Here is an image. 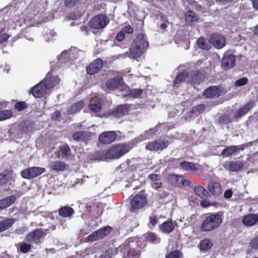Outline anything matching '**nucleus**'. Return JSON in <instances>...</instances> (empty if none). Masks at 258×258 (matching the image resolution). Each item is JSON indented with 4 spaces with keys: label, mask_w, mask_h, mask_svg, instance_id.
<instances>
[{
    "label": "nucleus",
    "mask_w": 258,
    "mask_h": 258,
    "mask_svg": "<svg viewBox=\"0 0 258 258\" xmlns=\"http://www.w3.org/2000/svg\"><path fill=\"white\" fill-rule=\"evenodd\" d=\"M149 45L147 38L143 33L139 34L134 40L133 44L130 49V53L122 55L123 57L127 56L131 58L137 59L144 52Z\"/></svg>",
    "instance_id": "nucleus-1"
},
{
    "label": "nucleus",
    "mask_w": 258,
    "mask_h": 258,
    "mask_svg": "<svg viewBox=\"0 0 258 258\" xmlns=\"http://www.w3.org/2000/svg\"><path fill=\"white\" fill-rule=\"evenodd\" d=\"M39 8L34 4H31L23 13L24 22L28 26H36V24L41 23Z\"/></svg>",
    "instance_id": "nucleus-2"
},
{
    "label": "nucleus",
    "mask_w": 258,
    "mask_h": 258,
    "mask_svg": "<svg viewBox=\"0 0 258 258\" xmlns=\"http://www.w3.org/2000/svg\"><path fill=\"white\" fill-rule=\"evenodd\" d=\"M222 221L221 216L218 214H213L207 217L201 225L202 231H210L218 227Z\"/></svg>",
    "instance_id": "nucleus-3"
},
{
    "label": "nucleus",
    "mask_w": 258,
    "mask_h": 258,
    "mask_svg": "<svg viewBox=\"0 0 258 258\" xmlns=\"http://www.w3.org/2000/svg\"><path fill=\"white\" fill-rule=\"evenodd\" d=\"M132 146L125 144L118 145L109 149L106 153V157L109 159H117L127 153Z\"/></svg>",
    "instance_id": "nucleus-4"
},
{
    "label": "nucleus",
    "mask_w": 258,
    "mask_h": 258,
    "mask_svg": "<svg viewBox=\"0 0 258 258\" xmlns=\"http://www.w3.org/2000/svg\"><path fill=\"white\" fill-rule=\"evenodd\" d=\"M147 203V198L144 192H140L134 197L131 201L130 211L136 212L145 207Z\"/></svg>",
    "instance_id": "nucleus-5"
},
{
    "label": "nucleus",
    "mask_w": 258,
    "mask_h": 258,
    "mask_svg": "<svg viewBox=\"0 0 258 258\" xmlns=\"http://www.w3.org/2000/svg\"><path fill=\"white\" fill-rule=\"evenodd\" d=\"M109 22L108 18L103 15L94 17L90 22V26L94 29H101L105 27Z\"/></svg>",
    "instance_id": "nucleus-6"
},
{
    "label": "nucleus",
    "mask_w": 258,
    "mask_h": 258,
    "mask_svg": "<svg viewBox=\"0 0 258 258\" xmlns=\"http://www.w3.org/2000/svg\"><path fill=\"white\" fill-rule=\"evenodd\" d=\"M45 169L39 167H33L22 171L21 175L24 178L30 179L36 177L45 172Z\"/></svg>",
    "instance_id": "nucleus-7"
},
{
    "label": "nucleus",
    "mask_w": 258,
    "mask_h": 258,
    "mask_svg": "<svg viewBox=\"0 0 258 258\" xmlns=\"http://www.w3.org/2000/svg\"><path fill=\"white\" fill-rule=\"evenodd\" d=\"M168 146V142L166 140H157L149 143L146 146V150L151 151H162Z\"/></svg>",
    "instance_id": "nucleus-8"
},
{
    "label": "nucleus",
    "mask_w": 258,
    "mask_h": 258,
    "mask_svg": "<svg viewBox=\"0 0 258 258\" xmlns=\"http://www.w3.org/2000/svg\"><path fill=\"white\" fill-rule=\"evenodd\" d=\"M106 86L110 90H113L117 88L122 92L124 88H126V85L123 84L122 79L120 77H117L113 79L108 81L106 83Z\"/></svg>",
    "instance_id": "nucleus-9"
},
{
    "label": "nucleus",
    "mask_w": 258,
    "mask_h": 258,
    "mask_svg": "<svg viewBox=\"0 0 258 258\" xmlns=\"http://www.w3.org/2000/svg\"><path fill=\"white\" fill-rule=\"evenodd\" d=\"M235 64V56L233 54L225 53L221 60V66L224 70L232 68Z\"/></svg>",
    "instance_id": "nucleus-10"
},
{
    "label": "nucleus",
    "mask_w": 258,
    "mask_h": 258,
    "mask_svg": "<svg viewBox=\"0 0 258 258\" xmlns=\"http://www.w3.org/2000/svg\"><path fill=\"white\" fill-rule=\"evenodd\" d=\"M169 180L172 184L178 186H187L190 183V181L184 176L178 175H169Z\"/></svg>",
    "instance_id": "nucleus-11"
},
{
    "label": "nucleus",
    "mask_w": 258,
    "mask_h": 258,
    "mask_svg": "<svg viewBox=\"0 0 258 258\" xmlns=\"http://www.w3.org/2000/svg\"><path fill=\"white\" fill-rule=\"evenodd\" d=\"M210 42L216 48L221 49L226 44V39L223 35L215 33L211 36Z\"/></svg>",
    "instance_id": "nucleus-12"
},
{
    "label": "nucleus",
    "mask_w": 258,
    "mask_h": 258,
    "mask_svg": "<svg viewBox=\"0 0 258 258\" xmlns=\"http://www.w3.org/2000/svg\"><path fill=\"white\" fill-rule=\"evenodd\" d=\"M48 91L46 84L42 81L32 89L31 93L35 98H40L46 94Z\"/></svg>",
    "instance_id": "nucleus-13"
},
{
    "label": "nucleus",
    "mask_w": 258,
    "mask_h": 258,
    "mask_svg": "<svg viewBox=\"0 0 258 258\" xmlns=\"http://www.w3.org/2000/svg\"><path fill=\"white\" fill-rule=\"evenodd\" d=\"M43 81L49 90L57 84L60 81V79L57 75H53L51 72H49Z\"/></svg>",
    "instance_id": "nucleus-14"
},
{
    "label": "nucleus",
    "mask_w": 258,
    "mask_h": 258,
    "mask_svg": "<svg viewBox=\"0 0 258 258\" xmlns=\"http://www.w3.org/2000/svg\"><path fill=\"white\" fill-rule=\"evenodd\" d=\"M116 137V135L115 132L113 131L105 132L100 135L99 140L100 143L108 144L114 142Z\"/></svg>",
    "instance_id": "nucleus-15"
},
{
    "label": "nucleus",
    "mask_w": 258,
    "mask_h": 258,
    "mask_svg": "<svg viewBox=\"0 0 258 258\" xmlns=\"http://www.w3.org/2000/svg\"><path fill=\"white\" fill-rule=\"evenodd\" d=\"M130 107L131 106L129 104L119 105L111 111L110 114L114 117H120L128 112Z\"/></svg>",
    "instance_id": "nucleus-16"
},
{
    "label": "nucleus",
    "mask_w": 258,
    "mask_h": 258,
    "mask_svg": "<svg viewBox=\"0 0 258 258\" xmlns=\"http://www.w3.org/2000/svg\"><path fill=\"white\" fill-rule=\"evenodd\" d=\"M244 166V163L241 161H227L224 165V167L231 172H236L240 170Z\"/></svg>",
    "instance_id": "nucleus-17"
},
{
    "label": "nucleus",
    "mask_w": 258,
    "mask_h": 258,
    "mask_svg": "<svg viewBox=\"0 0 258 258\" xmlns=\"http://www.w3.org/2000/svg\"><path fill=\"white\" fill-rule=\"evenodd\" d=\"M103 62L101 59H97L91 63L86 68L87 72L89 75L97 73L102 67Z\"/></svg>",
    "instance_id": "nucleus-18"
},
{
    "label": "nucleus",
    "mask_w": 258,
    "mask_h": 258,
    "mask_svg": "<svg viewBox=\"0 0 258 258\" xmlns=\"http://www.w3.org/2000/svg\"><path fill=\"white\" fill-rule=\"evenodd\" d=\"M44 235V233L41 229H36L33 232L29 233L26 237L28 241L38 243L40 239Z\"/></svg>",
    "instance_id": "nucleus-19"
},
{
    "label": "nucleus",
    "mask_w": 258,
    "mask_h": 258,
    "mask_svg": "<svg viewBox=\"0 0 258 258\" xmlns=\"http://www.w3.org/2000/svg\"><path fill=\"white\" fill-rule=\"evenodd\" d=\"M255 105L254 100H250L242 107L239 108L234 114V117L238 118L244 115Z\"/></svg>",
    "instance_id": "nucleus-20"
},
{
    "label": "nucleus",
    "mask_w": 258,
    "mask_h": 258,
    "mask_svg": "<svg viewBox=\"0 0 258 258\" xmlns=\"http://www.w3.org/2000/svg\"><path fill=\"white\" fill-rule=\"evenodd\" d=\"M255 105L254 100H250L242 107L239 108L234 114V117L238 118L244 115Z\"/></svg>",
    "instance_id": "nucleus-21"
},
{
    "label": "nucleus",
    "mask_w": 258,
    "mask_h": 258,
    "mask_svg": "<svg viewBox=\"0 0 258 258\" xmlns=\"http://www.w3.org/2000/svg\"><path fill=\"white\" fill-rule=\"evenodd\" d=\"M221 91L220 87L212 86L206 89L204 92V95L207 98H213L218 97L221 95Z\"/></svg>",
    "instance_id": "nucleus-22"
},
{
    "label": "nucleus",
    "mask_w": 258,
    "mask_h": 258,
    "mask_svg": "<svg viewBox=\"0 0 258 258\" xmlns=\"http://www.w3.org/2000/svg\"><path fill=\"white\" fill-rule=\"evenodd\" d=\"M244 149L245 145H243L228 147L222 151V155L225 157H229L238 152L239 150H243Z\"/></svg>",
    "instance_id": "nucleus-23"
},
{
    "label": "nucleus",
    "mask_w": 258,
    "mask_h": 258,
    "mask_svg": "<svg viewBox=\"0 0 258 258\" xmlns=\"http://www.w3.org/2000/svg\"><path fill=\"white\" fill-rule=\"evenodd\" d=\"M89 106L92 112L96 113L100 110L101 105L97 96L93 95L91 97Z\"/></svg>",
    "instance_id": "nucleus-24"
},
{
    "label": "nucleus",
    "mask_w": 258,
    "mask_h": 258,
    "mask_svg": "<svg viewBox=\"0 0 258 258\" xmlns=\"http://www.w3.org/2000/svg\"><path fill=\"white\" fill-rule=\"evenodd\" d=\"M110 230L111 228L109 227H105L101 228L90 234L88 237V239H93L94 237V236H95V234L96 235V237H97L98 240L102 239L110 232Z\"/></svg>",
    "instance_id": "nucleus-25"
},
{
    "label": "nucleus",
    "mask_w": 258,
    "mask_h": 258,
    "mask_svg": "<svg viewBox=\"0 0 258 258\" xmlns=\"http://www.w3.org/2000/svg\"><path fill=\"white\" fill-rule=\"evenodd\" d=\"M209 191L213 195L219 196L221 192V187L220 184L217 182L211 181L208 184Z\"/></svg>",
    "instance_id": "nucleus-26"
},
{
    "label": "nucleus",
    "mask_w": 258,
    "mask_h": 258,
    "mask_svg": "<svg viewBox=\"0 0 258 258\" xmlns=\"http://www.w3.org/2000/svg\"><path fill=\"white\" fill-rule=\"evenodd\" d=\"M258 220V216L256 214H248L244 216L242 219L243 224L246 226L254 225Z\"/></svg>",
    "instance_id": "nucleus-27"
},
{
    "label": "nucleus",
    "mask_w": 258,
    "mask_h": 258,
    "mask_svg": "<svg viewBox=\"0 0 258 258\" xmlns=\"http://www.w3.org/2000/svg\"><path fill=\"white\" fill-rule=\"evenodd\" d=\"M85 103L83 101H80L72 104L67 110L68 113L73 114L79 112L85 106Z\"/></svg>",
    "instance_id": "nucleus-28"
},
{
    "label": "nucleus",
    "mask_w": 258,
    "mask_h": 258,
    "mask_svg": "<svg viewBox=\"0 0 258 258\" xmlns=\"http://www.w3.org/2000/svg\"><path fill=\"white\" fill-rule=\"evenodd\" d=\"M123 92H124L121 95L123 97H128L134 98L138 97L142 93V91L141 89L130 90L126 86V88H124Z\"/></svg>",
    "instance_id": "nucleus-29"
},
{
    "label": "nucleus",
    "mask_w": 258,
    "mask_h": 258,
    "mask_svg": "<svg viewBox=\"0 0 258 258\" xmlns=\"http://www.w3.org/2000/svg\"><path fill=\"white\" fill-rule=\"evenodd\" d=\"M16 200V197L14 196H9L0 200V210L10 207Z\"/></svg>",
    "instance_id": "nucleus-30"
},
{
    "label": "nucleus",
    "mask_w": 258,
    "mask_h": 258,
    "mask_svg": "<svg viewBox=\"0 0 258 258\" xmlns=\"http://www.w3.org/2000/svg\"><path fill=\"white\" fill-rule=\"evenodd\" d=\"M149 178L151 182L152 186L153 188L157 189L161 186L160 175L158 174H152L149 175Z\"/></svg>",
    "instance_id": "nucleus-31"
},
{
    "label": "nucleus",
    "mask_w": 258,
    "mask_h": 258,
    "mask_svg": "<svg viewBox=\"0 0 258 258\" xmlns=\"http://www.w3.org/2000/svg\"><path fill=\"white\" fill-rule=\"evenodd\" d=\"M49 167L55 171H63L66 168V164L63 162L56 160L51 162Z\"/></svg>",
    "instance_id": "nucleus-32"
},
{
    "label": "nucleus",
    "mask_w": 258,
    "mask_h": 258,
    "mask_svg": "<svg viewBox=\"0 0 258 258\" xmlns=\"http://www.w3.org/2000/svg\"><path fill=\"white\" fill-rule=\"evenodd\" d=\"M198 46L202 49L208 50L211 48V43L203 37L199 38L197 41Z\"/></svg>",
    "instance_id": "nucleus-33"
},
{
    "label": "nucleus",
    "mask_w": 258,
    "mask_h": 258,
    "mask_svg": "<svg viewBox=\"0 0 258 258\" xmlns=\"http://www.w3.org/2000/svg\"><path fill=\"white\" fill-rule=\"evenodd\" d=\"M5 106V104L0 102V109ZM12 116V112L10 110L0 111V121H3L10 118Z\"/></svg>",
    "instance_id": "nucleus-34"
},
{
    "label": "nucleus",
    "mask_w": 258,
    "mask_h": 258,
    "mask_svg": "<svg viewBox=\"0 0 258 258\" xmlns=\"http://www.w3.org/2000/svg\"><path fill=\"white\" fill-rule=\"evenodd\" d=\"M74 213V210L69 207H64L59 210V215L62 217H69Z\"/></svg>",
    "instance_id": "nucleus-35"
},
{
    "label": "nucleus",
    "mask_w": 258,
    "mask_h": 258,
    "mask_svg": "<svg viewBox=\"0 0 258 258\" xmlns=\"http://www.w3.org/2000/svg\"><path fill=\"white\" fill-rule=\"evenodd\" d=\"M15 222V220L14 219L9 218L0 222V232L8 229Z\"/></svg>",
    "instance_id": "nucleus-36"
},
{
    "label": "nucleus",
    "mask_w": 258,
    "mask_h": 258,
    "mask_svg": "<svg viewBox=\"0 0 258 258\" xmlns=\"http://www.w3.org/2000/svg\"><path fill=\"white\" fill-rule=\"evenodd\" d=\"M174 224L171 222H165L160 226V229L164 233H169L174 229Z\"/></svg>",
    "instance_id": "nucleus-37"
},
{
    "label": "nucleus",
    "mask_w": 258,
    "mask_h": 258,
    "mask_svg": "<svg viewBox=\"0 0 258 258\" xmlns=\"http://www.w3.org/2000/svg\"><path fill=\"white\" fill-rule=\"evenodd\" d=\"M185 18L187 23L197 22L198 16L192 11H188L185 14Z\"/></svg>",
    "instance_id": "nucleus-38"
},
{
    "label": "nucleus",
    "mask_w": 258,
    "mask_h": 258,
    "mask_svg": "<svg viewBox=\"0 0 258 258\" xmlns=\"http://www.w3.org/2000/svg\"><path fill=\"white\" fill-rule=\"evenodd\" d=\"M188 76V73L187 72H183L182 73L179 74L176 76V77L174 81L173 85L174 87H178V84L184 81L186 77Z\"/></svg>",
    "instance_id": "nucleus-39"
},
{
    "label": "nucleus",
    "mask_w": 258,
    "mask_h": 258,
    "mask_svg": "<svg viewBox=\"0 0 258 258\" xmlns=\"http://www.w3.org/2000/svg\"><path fill=\"white\" fill-rule=\"evenodd\" d=\"M213 246V243L208 238L202 240L200 242V249L202 250H207Z\"/></svg>",
    "instance_id": "nucleus-40"
},
{
    "label": "nucleus",
    "mask_w": 258,
    "mask_h": 258,
    "mask_svg": "<svg viewBox=\"0 0 258 258\" xmlns=\"http://www.w3.org/2000/svg\"><path fill=\"white\" fill-rule=\"evenodd\" d=\"M72 51V49L63 51L59 55L58 60L60 62H66V59H67L69 57H72V55L71 54Z\"/></svg>",
    "instance_id": "nucleus-41"
},
{
    "label": "nucleus",
    "mask_w": 258,
    "mask_h": 258,
    "mask_svg": "<svg viewBox=\"0 0 258 258\" xmlns=\"http://www.w3.org/2000/svg\"><path fill=\"white\" fill-rule=\"evenodd\" d=\"M73 138L77 141H85L87 139V135L85 132H78L73 134Z\"/></svg>",
    "instance_id": "nucleus-42"
},
{
    "label": "nucleus",
    "mask_w": 258,
    "mask_h": 258,
    "mask_svg": "<svg viewBox=\"0 0 258 258\" xmlns=\"http://www.w3.org/2000/svg\"><path fill=\"white\" fill-rule=\"evenodd\" d=\"M11 175V172L8 171H5L0 174V185L6 183Z\"/></svg>",
    "instance_id": "nucleus-43"
},
{
    "label": "nucleus",
    "mask_w": 258,
    "mask_h": 258,
    "mask_svg": "<svg viewBox=\"0 0 258 258\" xmlns=\"http://www.w3.org/2000/svg\"><path fill=\"white\" fill-rule=\"evenodd\" d=\"M180 165L182 169L186 171H192L195 169V165L189 162H181Z\"/></svg>",
    "instance_id": "nucleus-44"
},
{
    "label": "nucleus",
    "mask_w": 258,
    "mask_h": 258,
    "mask_svg": "<svg viewBox=\"0 0 258 258\" xmlns=\"http://www.w3.org/2000/svg\"><path fill=\"white\" fill-rule=\"evenodd\" d=\"M195 194L201 198H204L206 195L205 188L201 186H197L194 188Z\"/></svg>",
    "instance_id": "nucleus-45"
},
{
    "label": "nucleus",
    "mask_w": 258,
    "mask_h": 258,
    "mask_svg": "<svg viewBox=\"0 0 258 258\" xmlns=\"http://www.w3.org/2000/svg\"><path fill=\"white\" fill-rule=\"evenodd\" d=\"M200 205L203 208H208L211 206H216L217 203L215 202H211L206 200H202L200 202Z\"/></svg>",
    "instance_id": "nucleus-46"
},
{
    "label": "nucleus",
    "mask_w": 258,
    "mask_h": 258,
    "mask_svg": "<svg viewBox=\"0 0 258 258\" xmlns=\"http://www.w3.org/2000/svg\"><path fill=\"white\" fill-rule=\"evenodd\" d=\"M60 152L63 157H67L70 153V149L69 146L64 145L59 148Z\"/></svg>",
    "instance_id": "nucleus-47"
},
{
    "label": "nucleus",
    "mask_w": 258,
    "mask_h": 258,
    "mask_svg": "<svg viewBox=\"0 0 258 258\" xmlns=\"http://www.w3.org/2000/svg\"><path fill=\"white\" fill-rule=\"evenodd\" d=\"M247 83V78L245 77H243L236 81L234 83V85L236 87H241L245 85Z\"/></svg>",
    "instance_id": "nucleus-48"
},
{
    "label": "nucleus",
    "mask_w": 258,
    "mask_h": 258,
    "mask_svg": "<svg viewBox=\"0 0 258 258\" xmlns=\"http://www.w3.org/2000/svg\"><path fill=\"white\" fill-rule=\"evenodd\" d=\"M56 35L55 32L53 30H50L48 33H47L44 37L47 42H50L53 40L54 37Z\"/></svg>",
    "instance_id": "nucleus-49"
},
{
    "label": "nucleus",
    "mask_w": 258,
    "mask_h": 258,
    "mask_svg": "<svg viewBox=\"0 0 258 258\" xmlns=\"http://www.w3.org/2000/svg\"><path fill=\"white\" fill-rule=\"evenodd\" d=\"M19 248L22 252L27 253L30 250L31 248V245L26 243H22L20 245Z\"/></svg>",
    "instance_id": "nucleus-50"
},
{
    "label": "nucleus",
    "mask_w": 258,
    "mask_h": 258,
    "mask_svg": "<svg viewBox=\"0 0 258 258\" xmlns=\"http://www.w3.org/2000/svg\"><path fill=\"white\" fill-rule=\"evenodd\" d=\"M181 254L179 250H175L169 253L166 258H179Z\"/></svg>",
    "instance_id": "nucleus-51"
},
{
    "label": "nucleus",
    "mask_w": 258,
    "mask_h": 258,
    "mask_svg": "<svg viewBox=\"0 0 258 258\" xmlns=\"http://www.w3.org/2000/svg\"><path fill=\"white\" fill-rule=\"evenodd\" d=\"M113 251L116 252V250L109 249L108 250L101 254L100 258H111L112 255L114 254V253H113Z\"/></svg>",
    "instance_id": "nucleus-52"
},
{
    "label": "nucleus",
    "mask_w": 258,
    "mask_h": 258,
    "mask_svg": "<svg viewBox=\"0 0 258 258\" xmlns=\"http://www.w3.org/2000/svg\"><path fill=\"white\" fill-rule=\"evenodd\" d=\"M152 130H150L145 132L143 134L141 135L140 138L139 139V142L144 141L147 138H149V136L151 135Z\"/></svg>",
    "instance_id": "nucleus-53"
},
{
    "label": "nucleus",
    "mask_w": 258,
    "mask_h": 258,
    "mask_svg": "<svg viewBox=\"0 0 258 258\" xmlns=\"http://www.w3.org/2000/svg\"><path fill=\"white\" fill-rule=\"evenodd\" d=\"M26 107V104L24 102H18L15 104V108L19 111L23 110Z\"/></svg>",
    "instance_id": "nucleus-54"
},
{
    "label": "nucleus",
    "mask_w": 258,
    "mask_h": 258,
    "mask_svg": "<svg viewBox=\"0 0 258 258\" xmlns=\"http://www.w3.org/2000/svg\"><path fill=\"white\" fill-rule=\"evenodd\" d=\"M250 245L251 247L258 249V235L251 240Z\"/></svg>",
    "instance_id": "nucleus-55"
},
{
    "label": "nucleus",
    "mask_w": 258,
    "mask_h": 258,
    "mask_svg": "<svg viewBox=\"0 0 258 258\" xmlns=\"http://www.w3.org/2000/svg\"><path fill=\"white\" fill-rule=\"evenodd\" d=\"M205 109V106L203 104H200L197 106L193 109L194 112H198L199 113H201Z\"/></svg>",
    "instance_id": "nucleus-56"
},
{
    "label": "nucleus",
    "mask_w": 258,
    "mask_h": 258,
    "mask_svg": "<svg viewBox=\"0 0 258 258\" xmlns=\"http://www.w3.org/2000/svg\"><path fill=\"white\" fill-rule=\"evenodd\" d=\"M79 0H66L65 5L68 7H74L78 2Z\"/></svg>",
    "instance_id": "nucleus-57"
},
{
    "label": "nucleus",
    "mask_w": 258,
    "mask_h": 258,
    "mask_svg": "<svg viewBox=\"0 0 258 258\" xmlns=\"http://www.w3.org/2000/svg\"><path fill=\"white\" fill-rule=\"evenodd\" d=\"M125 34L123 31H121L118 33L116 36V39L118 41H121L123 40L124 38Z\"/></svg>",
    "instance_id": "nucleus-58"
},
{
    "label": "nucleus",
    "mask_w": 258,
    "mask_h": 258,
    "mask_svg": "<svg viewBox=\"0 0 258 258\" xmlns=\"http://www.w3.org/2000/svg\"><path fill=\"white\" fill-rule=\"evenodd\" d=\"M123 30L127 34H132L133 32V28L127 25L124 27Z\"/></svg>",
    "instance_id": "nucleus-59"
},
{
    "label": "nucleus",
    "mask_w": 258,
    "mask_h": 258,
    "mask_svg": "<svg viewBox=\"0 0 258 258\" xmlns=\"http://www.w3.org/2000/svg\"><path fill=\"white\" fill-rule=\"evenodd\" d=\"M9 38V36L6 33H4L1 35H0V43L6 41Z\"/></svg>",
    "instance_id": "nucleus-60"
},
{
    "label": "nucleus",
    "mask_w": 258,
    "mask_h": 258,
    "mask_svg": "<svg viewBox=\"0 0 258 258\" xmlns=\"http://www.w3.org/2000/svg\"><path fill=\"white\" fill-rule=\"evenodd\" d=\"M232 195V191L231 189L226 190L224 194V198L229 199L231 197Z\"/></svg>",
    "instance_id": "nucleus-61"
},
{
    "label": "nucleus",
    "mask_w": 258,
    "mask_h": 258,
    "mask_svg": "<svg viewBox=\"0 0 258 258\" xmlns=\"http://www.w3.org/2000/svg\"><path fill=\"white\" fill-rule=\"evenodd\" d=\"M158 219L155 216H151L150 218V223L153 225L155 226L157 223Z\"/></svg>",
    "instance_id": "nucleus-62"
},
{
    "label": "nucleus",
    "mask_w": 258,
    "mask_h": 258,
    "mask_svg": "<svg viewBox=\"0 0 258 258\" xmlns=\"http://www.w3.org/2000/svg\"><path fill=\"white\" fill-rule=\"evenodd\" d=\"M147 238L149 240L153 242L156 239V236L154 233H150L148 234Z\"/></svg>",
    "instance_id": "nucleus-63"
},
{
    "label": "nucleus",
    "mask_w": 258,
    "mask_h": 258,
    "mask_svg": "<svg viewBox=\"0 0 258 258\" xmlns=\"http://www.w3.org/2000/svg\"><path fill=\"white\" fill-rule=\"evenodd\" d=\"M60 113L59 111H55L52 115V118L54 119H57L60 116Z\"/></svg>",
    "instance_id": "nucleus-64"
}]
</instances>
